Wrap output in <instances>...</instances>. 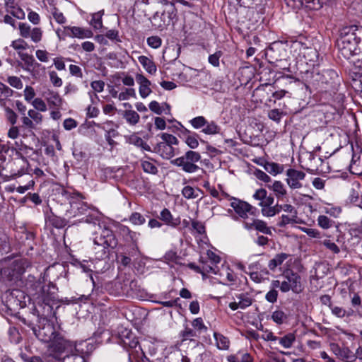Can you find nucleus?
Returning <instances> with one entry per match:
<instances>
[{"mask_svg": "<svg viewBox=\"0 0 362 362\" xmlns=\"http://www.w3.org/2000/svg\"><path fill=\"white\" fill-rule=\"evenodd\" d=\"M98 231H95L93 244L103 247V250L95 252V259H105L109 256L110 248H115L117 245V240L113 231L105 226L98 224Z\"/></svg>", "mask_w": 362, "mask_h": 362, "instance_id": "obj_1", "label": "nucleus"}, {"mask_svg": "<svg viewBox=\"0 0 362 362\" xmlns=\"http://www.w3.org/2000/svg\"><path fill=\"white\" fill-rule=\"evenodd\" d=\"M350 28H346L337 40V47L339 54L345 59H349L351 57L358 54V45L360 38L355 33L351 32Z\"/></svg>", "mask_w": 362, "mask_h": 362, "instance_id": "obj_2", "label": "nucleus"}, {"mask_svg": "<svg viewBox=\"0 0 362 362\" xmlns=\"http://www.w3.org/2000/svg\"><path fill=\"white\" fill-rule=\"evenodd\" d=\"M201 160L199 153L194 151H187L185 153L173 159L170 163L173 165L181 168V169L187 173H194L200 169L197 163Z\"/></svg>", "mask_w": 362, "mask_h": 362, "instance_id": "obj_3", "label": "nucleus"}, {"mask_svg": "<svg viewBox=\"0 0 362 362\" xmlns=\"http://www.w3.org/2000/svg\"><path fill=\"white\" fill-rule=\"evenodd\" d=\"M300 276L296 273H291L285 277V280L280 283L279 281H274V287H280L282 292H288L291 290L296 293H300L303 291Z\"/></svg>", "mask_w": 362, "mask_h": 362, "instance_id": "obj_4", "label": "nucleus"}, {"mask_svg": "<svg viewBox=\"0 0 362 362\" xmlns=\"http://www.w3.org/2000/svg\"><path fill=\"white\" fill-rule=\"evenodd\" d=\"M49 349L57 356H60L62 354H66V355L73 352H78L76 344L61 335L49 345Z\"/></svg>", "mask_w": 362, "mask_h": 362, "instance_id": "obj_5", "label": "nucleus"}, {"mask_svg": "<svg viewBox=\"0 0 362 362\" xmlns=\"http://www.w3.org/2000/svg\"><path fill=\"white\" fill-rule=\"evenodd\" d=\"M69 204L70 209L66 213L69 218L85 214L89 209L79 194H74L70 197Z\"/></svg>", "mask_w": 362, "mask_h": 362, "instance_id": "obj_6", "label": "nucleus"}, {"mask_svg": "<svg viewBox=\"0 0 362 362\" xmlns=\"http://www.w3.org/2000/svg\"><path fill=\"white\" fill-rule=\"evenodd\" d=\"M223 195L230 201V206L240 217L247 218L248 213H250L251 214H253L252 210L255 209L247 202L238 198L230 197L226 193H223Z\"/></svg>", "mask_w": 362, "mask_h": 362, "instance_id": "obj_7", "label": "nucleus"}, {"mask_svg": "<svg viewBox=\"0 0 362 362\" xmlns=\"http://www.w3.org/2000/svg\"><path fill=\"white\" fill-rule=\"evenodd\" d=\"M286 182L288 186L293 190L303 187V182L305 178V173L301 170L289 168L286 172Z\"/></svg>", "mask_w": 362, "mask_h": 362, "instance_id": "obj_8", "label": "nucleus"}, {"mask_svg": "<svg viewBox=\"0 0 362 362\" xmlns=\"http://www.w3.org/2000/svg\"><path fill=\"white\" fill-rule=\"evenodd\" d=\"M35 334L40 341L45 343H50V344L60 335V334L56 331L54 325L51 322H47L43 325V326L35 332Z\"/></svg>", "mask_w": 362, "mask_h": 362, "instance_id": "obj_9", "label": "nucleus"}, {"mask_svg": "<svg viewBox=\"0 0 362 362\" xmlns=\"http://www.w3.org/2000/svg\"><path fill=\"white\" fill-rule=\"evenodd\" d=\"M329 347L331 351L342 362H354L356 361L354 351L348 346H341L337 343H331Z\"/></svg>", "mask_w": 362, "mask_h": 362, "instance_id": "obj_10", "label": "nucleus"}, {"mask_svg": "<svg viewBox=\"0 0 362 362\" xmlns=\"http://www.w3.org/2000/svg\"><path fill=\"white\" fill-rule=\"evenodd\" d=\"M288 6L300 8L303 6L308 10L317 11L322 7L323 2L320 0H284Z\"/></svg>", "mask_w": 362, "mask_h": 362, "instance_id": "obj_11", "label": "nucleus"}, {"mask_svg": "<svg viewBox=\"0 0 362 362\" xmlns=\"http://www.w3.org/2000/svg\"><path fill=\"white\" fill-rule=\"evenodd\" d=\"M233 298L234 300L229 303V308L232 310L245 309L252 303V298L247 293H235Z\"/></svg>", "mask_w": 362, "mask_h": 362, "instance_id": "obj_12", "label": "nucleus"}, {"mask_svg": "<svg viewBox=\"0 0 362 362\" xmlns=\"http://www.w3.org/2000/svg\"><path fill=\"white\" fill-rule=\"evenodd\" d=\"M62 34L64 36L77 38H90L93 36V32L89 29H84L77 26L64 27Z\"/></svg>", "mask_w": 362, "mask_h": 362, "instance_id": "obj_13", "label": "nucleus"}, {"mask_svg": "<svg viewBox=\"0 0 362 362\" xmlns=\"http://www.w3.org/2000/svg\"><path fill=\"white\" fill-rule=\"evenodd\" d=\"M253 197L255 199L260 201L259 205L262 208L270 206L274 204V198L273 196L271 194L267 195V190L262 188L257 189L253 194Z\"/></svg>", "mask_w": 362, "mask_h": 362, "instance_id": "obj_14", "label": "nucleus"}, {"mask_svg": "<svg viewBox=\"0 0 362 362\" xmlns=\"http://www.w3.org/2000/svg\"><path fill=\"white\" fill-rule=\"evenodd\" d=\"M329 272V264L326 262H317L314 266V274L310 277L311 284L314 281L322 279Z\"/></svg>", "mask_w": 362, "mask_h": 362, "instance_id": "obj_15", "label": "nucleus"}, {"mask_svg": "<svg viewBox=\"0 0 362 362\" xmlns=\"http://www.w3.org/2000/svg\"><path fill=\"white\" fill-rule=\"evenodd\" d=\"M153 151L164 159H170L175 156L174 148L163 141L158 143L154 147Z\"/></svg>", "mask_w": 362, "mask_h": 362, "instance_id": "obj_16", "label": "nucleus"}, {"mask_svg": "<svg viewBox=\"0 0 362 362\" xmlns=\"http://www.w3.org/2000/svg\"><path fill=\"white\" fill-rule=\"evenodd\" d=\"M136 81L139 84V94L145 98L151 93V81L142 74H136Z\"/></svg>", "mask_w": 362, "mask_h": 362, "instance_id": "obj_17", "label": "nucleus"}, {"mask_svg": "<svg viewBox=\"0 0 362 362\" xmlns=\"http://www.w3.org/2000/svg\"><path fill=\"white\" fill-rule=\"evenodd\" d=\"M349 170L352 174L362 175V153L361 152L353 153Z\"/></svg>", "mask_w": 362, "mask_h": 362, "instance_id": "obj_18", "label": "nucleus"}, {"mask_svg": "<svg viewBox=\"0 0 362 362\" xmlns=\"http://www.w3.org/2000/svg\"><path fill=\"white\" fill-rule=\"evenodd\" d=\"M139 248L136 244L132 245V247L125 253H121L117 256V258L119 259V262L124 267L129 266L132 262V257H134L139 253Z\"/></svg>", "mask_w": 362, "mask_h": 362, "instance_id": "obj_19", "label": "nucleus"}, {"mask_svg": "<svg viewBox=\"0 0 362 362\" xmlns=\"http://www.w3.org/2000/svg\"><path fill=\"white\" fill-rule=\"evenodd\" d=\"M42 96L47 100L50 105L59 107L62 105V99L59 93L52 90L48 89L43 92Z\"/></svg>", "mask_w": 362, "mask_h": 362, "instance_id": "obj_20", "label": "nucleus"}, {"mask_svg": "<svg viewBox=\"0 0 362 362\" xmlns=\"http://www.w3.org/2000/svg\"><path fill=\"white\" fill-rule=\"evenodd\" d=\"M126 141L128 144L141 148L142 150L151 151L150 146L136 134L126 136Z\"/></svg>", "mask_w": 362, "mask_h": 362, "instance_id": "obj_21", "label": "nucleus"}, {"mask_svg": "<svg viewBox=\"0 0 362 362\" xmlns=\"http://www.w3.org/2000/svg\"><path fill=\"white\" fill-rule=\"evenodd\" d=\"M138 61L148 74L151 75L156 74L157 67L155 63L151 59L142 55L138 57Z\"/></svg>", "mask_w": 362, "mask_h": 362, "instance_id": "obj_22", "label": "nucleus"}, {"mask_svg": "<svg viewBox=\"0 0 362 362\" xmlns=\"http://www.w3.org/2000/svg\"><path fill=\"white\" fill-rule=\"evenodd\" d=\"M203 194V191L199 188H194L192 186L187 185L182 189V195L187 199H193L199 197Z\"/></svg>", "mask_w": 362, "mask_h": 362, "instance_id": "obj_23", "label": "nucleus"}, {"mask_svg": "<svg viewBox=\"0 0 362 362\" xmlns=\"http://www.w3.org/2000/svg\"><path fill=\"white\" fill-rule=\"evenodd\" d=\"M160 218L167 225L175 227L180 223L179 218H173L170 211L168 209H164L160 212Z\"/></svg>", "mask_w": 362, "mask_h": 362, "instance_id": "obj_24", "label": "nucleus"}, {"mask_svg": "<svg viewBox=\"0 0 362 362\" xmlns=\"http://www.w3.org/2000/svg\"><path fill=\"white\" fill-rule=\"evenodd\" d=\"M269 188L274 192L279 199H283L287 194L286 187L281 181H274L272 185L269 186Z\"/></svg>", "mask_w": 362, "mask_h": 362, "instance_id": "obj_25", "label": "nucleus"}, {"mask_svg": "<svg viewBox=\"0 0 362 362\" xmlns=\"http://www.w3.org/2000/svg\"><path fill=\"white\" fill-rule=\"evenodd\" d=\"M180 337L182 341L187 340L193 341L194 338L199 337V335L197 331H194L193 328L185 325L184 329L180 332Z\"/></svg>", "mask_w": 362, "mask_h": 362, "instance_id": "obj_26", "label": "nucleus"}, {"mask_svg": "<svg viewBox=\"0 0 362 362\" xmlns=\"http://www.w3.org/2000/svg\"><path fill=\"white\" fill-rule=\"evenodd\" d=\"M122 116L128 124L133 126L138 124L140 119L139 115L136 111L132 110H127L124 111Z\"/></svg>", "mask_w": 362, "mask_h": 362, "instance_id": "obj_27", "label": "nucleus"}, {"mask_svg": "<svg viewBox=\"0 0 362 362\" xmlns=\"http://www.w3.org/2000/svg\"><path fill=\"white\" fill-rule=\"evenodd\" d=\"M264 168L267 172L273 175H276L284 171L283 165L274 162H267L264 165Z\"/></svg>", "mask_w": 362, "mask_h": 362, "instance_id": "obj_28", "label": "nucleus"}, {"mask_svg": "<svg viewBox=\"0 0 362 362\" xmlns=\"http://www.w3.org/2000/svg\"><path fill=\"white\" fill-rule=\"evenodd\" d=\"M200 262L202 263V274L204 275L206 273L207 274H217L218 267L216 264H212L208 260H205L204 257H202L200 258Z\"/></svg>", "mask_w": 362, "mask_h": 362, "instance_id": "obj_29", "label": "nucleus"}, {"mask_svg": "<svg viewBox=\"0 0 362 362\" xmlns=\"http://www.w3.org/2000/svg\"><path fill=\"white\" fill-rule=\"evenodd\" d=\"M279 344L284 349L291 348L296 341V336L293 333H288L281 337H278Z\"/></svg>", "mask_w": 362, "mask_h": 362, "instance_id": "obj_30", "label": "nucleus"}, {"mask_svg": "<svg viewBox=\"0 0 362 362\" xmlns=\"http://www.w3.org/2000/svg\"><path fill=\"white\" fill-rule=\"evenodd\" d=\"M288 257V255L286 253H280L275 255L269 262V268L271 270H274L278 266L281 265L284 261Z\"/></svg>", "mask_w": 362, "mask_h": 362, "instance_id": "obj_31", "label": "nucleus"}, {"mask_svg": "<svg viewBox=\"0 0 362 362\" xmlns=\"http://www.w3.org/2000/svg\"><path fill=\"white\" fill-rule=\"evenodd\" d=\"M46 217H48L49 222L57 228H62L66 224V221L64 218H60L52 213L47 215Z\"/></svg>", "mask_w": 362, "mask_h": 362, "instance_id": "obj_32", "label": "nucleus"}, {"mask_svg": "<svg viewBox=\"0 0 362 362\" xmlns=\"http://www.w3.org/2000/svg\"><path fill=\"white\" fill-rule=\"evenodd\" d=\"M252 225L254 226V228L264 234H272L271 228L267 226V223L262 220L255 219L252 221Z\"/></svg>", "mask_w": 362, "mask_h": 362, "instance_id": "obj_33", "label": "nucleus"}, {"mask_svg": "<svg viewBox=\"0 0 362 362\" xmlns=\"http://www.w3.org/2000/svg\"><path fill=\"white\" fill-rule=\"evenodd\" d=\"M220 127H218L215 122L211 121L209 122L207 121V124L205 125L202 132L205 134L211 135L218 134L220 132Z\"/></svg>", "mask_w": 362, "mask_h": 362, "instance_id": "obj_34", "label": "nucleus"}, {"mask_svg": "<svg viewBox=\"0 0 362 362\" xmlns=\"http://www.w3.org/2000/svg\"><path fill=\"white\" fill-rule=\"evenodd\" d=\"M192 326L194 331H197L199 336L201 334L205 333L207 331V327L204 324L203 320L201 317H197L192 322Z\"/></svg>", "mask_w": 362, "mask_h": 362, "instance_id": "obj_35", "label": "nucleus"}, {"mask_svg": "<svg viewBox=\"0 0 362 362\" xmlns=\"http://www.w3.org/2000/svg\"><path fill=\"white\" fill-rule=\"evenodd\" d=\"M104 14V11H100L98 12L94 13L92 14V18L90 21V24L95 29H100L103 27V21L102 16Z\"/></svg>", "mask_w": 362, "mask_h": 362, "instance_id": "obj_36", "label": "nucleus"}, {"mask_svg": "<svg viewBox=\"0 0 362 362\" xmlns=\"http://www.w3.org/2000/svg\"><path fill=\"white\" fill-rule=\"evenodd\" d=\"M214 337L216 341V344L218 349H226L229 347L230 341L227 337L216 332L214 333Z\"/></svg>", "mask_w": 362, "mask_h": 362, "instance_id": "obj_37", "label": "nucleus"}, {"mask_svg": "<svg viewBox=\"0 0 362 362\" xmlns=\"http://www.w3.org/2000/svg\"><path fill=\"white\" fill-rule=\"evenodd\" d=\"M332 310V313L337 316V317H344L345 316L349 317L352 315L353 310H346L341 307L339 306H332L330 308Z\"/></svg>", "mask_w": 362, "mask_h": 362, "instance_id": "obj_38", "label": "nucleus"}, {"mask_svg": "<svg viewBox=\"0 0 362 362\" xmlns=\"http://www.w3.org/2000/svg\"><path fill=\"white\" fill-rule=\"evenodd\" d=\"M271 318L275 323L281 325L286 320L287 315L283 310H276L272 313Z\"/></svg>", "mask_w": 362, "mask_h": 362, "instance_id": "obj_39", "label": "nucleus"}, {"mask_svg": "<svg viewBox=\"0 0 362 362\" xmlns=\"http://www.w3.org/2000/svg\"><path fill=\"white\" fill-rule=\"evenodd\" d=\"M141 165L143 170L146 173L156 175L158 173L157 167L149 160H141Z\"/></svg>", "mask_w": 362, "mask_h": 362, "instance_id": "obj_40", "label": "nucleus"}, {"mask_svg": "<svg viewBox=\"0 0 362 362\" xmlns=\"http://www.w3.org/2000/svg\"><path fill=\"white\" fill-rule=\"evenodd\" d=\"M77 353L73 352L72 354H66L63 357L62 362H86L84 357Z\"/></svg>", "mask_w": 362, "mask_h": 362, "instance_id": "obj_41", "label": "nucleus"}, {"mask_svg": "<svg viewBox=\"0 0 362 362\" xmlns=\"http://www.w3.org/2000/svg\"><path fill=\"white\" fill-rule=\"evenodd\" d=\"M189 122L194 129H200L205 127L207 120L203 116H198L192 119Z\"/></svg>", "mask_w": 362, "mask_h": 362, "instance_id": "obj_42", "label": "nucleus"}, {"mask_svg": "<svg viewBox=\"0 0 362 362\" xmlns=\"http://www.w3.org/2000/svg\"><path fill=\"white\" fill-rule=\"evenodd\" d=\"M163 142L169 144L170 146L173 145L178 144V139L173 134L163 133L160 136Z\"/></svg>", "mask_w": 362, "mask_h": 362, "instance_id": "obj_43", "label": "nucleus"}, {"mask_svg": "<svg viewBox=\"0 0 362 362\" xmlns=\"http://www.w3.org/2000/svg\"><path fill=\"white\" fill-rule=\"evenodd\" d=\"M317 223L318 225L323 229H328L332 226L333 221L330 220L327 216L321 215L319 216L317 218Z\"/></svg>", "mask_w": 362, "mask_h": 362, "instance_id": "obj_44", "label": "nucleus"}, {"mask_svg": "<svg viewBox=\"0 0 362 362\" xmlns=\"http://www.w3.org/2000/svg\"><path fill=\"white\" fill-rule=\"evenodd\" d=\"M120 230L124 235L129 236V238L133 242V245L136 244L137 233L132 231L128 227L122 226Z\"/></svg>", "mask_w": 362, "mask_h": 362, "instance_id": "obj_45", "label": "nucleus"}, {"mask_svg": "<svg viewBox=\"0 0 362 362\" xmlns=\"http://www.w3.org/2000/svg\"><path fill=\"white\" fill-rule=\"evenodd\" d=\"M283 115L284 112L279 109H273L268 112L269 118L277 123L280 122Z\"/></svg>", "mask_w": 362, "mask_h": 362, "instance_id": "obj_46", "label": "nucleus"}, {"mask_svg": "<svg viewBox=\"0 0 362 362\" xmlns=\"http://www.w3.org/2000/svg\"><path fill=\"white\" fill-rule=\"evenodd\" d=\"M131 97H133V98L136 97L135 90L132 88H126L124 92H121L118 95V99L119 100H128Z\"/></svg>", "mask_w": 362, "mask_h": 362, "instance_id": "obj_47", "label": "nucleus"}, {"mask_svg": "<svg viewBox=\"0 0 362 362\" xmlns=\"http://www.w3.org/2000/svg\"><path fill=\"white\" fill-rule=\"evenodd\" d=\"M52 14L54 18V19L59 24H64L66 23V18L64 17V14L59 11V10L54 7L52 10Z\"/></svg>", "mask_w": 362, "mask_h": 362, "instance_id": "obj_48", "label": "nucleus"}, {"mask_svg": "<svg viewBox=\"0 0 362 362\" xmlns=\"http://www.w3.org/2000/svg\"><path fill=\"white\" fill-rule=\"evenodd\" d=\"M31 40L37 43L41 41L42 37V31L40 28H33L31 30L30 37Z\"/></svg>", "mask_w": 362, "mask_h": 362, "instance_id": "obj_49", "label": "nucleus"}, {"mask_svg": "<svg viewBox=\"0 0 362 362\" xmlns=\"http://www.w3.org/2000/svg\"><path fill=\"white\" fill-rule=\"evenodd\" d=\"M129 221L134 225H141L146 220L140 213L134 212L130 216Z\"/></svg>", "mask_w": 362, "mask_h": 362, "instance_id": "obj_50", "label": "nucleus"}, {"mask_svg": "<svg viewBox=\"0 0 362 362\" xmlns=\"http://www.w3.org/2000/svg\"><path fill=\"white\" fill-rule=\"evenodd\" d=\"M223 55L221 51H216L214 54L209 55V62L215 67L219 66V59Z\"/></svg>", "mask_w": 362, "mask_h": 362, "instance_id": "obj_51", "label": "nucleus"}, {"mask_svg": "<svg viewBox=\"0 0 362 362\" xmlns=\"http://www.w3.org/2000/svg\"><path fill=\"white\" fill-rule=\"evenodd\" d=\"M19 30H20V35L25 38H28L30 35L31 33V28L29 25L21 23L19 24Z\"/></svg>", "mask_w": 362, "mask_h": 362, "instance_id": "obj_52", "label": "nucleus"}, {"mask_svg": "<svg viewBox=\"0 0 362 362\" xmlns=\"http://www.w3.org/2000/svg\"><path fill=\"white\" fill-rule=\"evenodd\" d=\"M162 40L158 36H151L147 38V44L149 47L156 49L160 47Z\"/></svg>", "mask_w": 362, "mask_h": 362, "instance_id": "obj_53", "label": "nucleus"}, {"mask_svg": "<svg viewBox=\"0 0 362 362\" xmlns=\"http://www.w3.org/2000/svg\"><path fill=\"white\" fill-rule=\"evenodd\" d=\"M7 82L13 88L21 89L23 88V83L21 80L17 76H9Z\"/></svg>", "mask_w": 362, "mask_h": 362, "instance_id": "obj_54", "label": "nucleus"}, {"mask_svg": "<svg viewBox=\"0 0 362 362\" xmlns=\"http://www.w3.org/2000/svg\"><path fill=\"white\" fill-rule=\"evenodd\" d=\"M50 81L55 87H60L62 85V80L59 78L54 71H49V73Z\"/></svg>", "mask_w": 362, "mask_h": 362, "instance_id": "obj_55", "label": "nucleus"}, {"mask_svg": "<svg viewBox=\"0 0 362 362\" xmlns=\"http://www.w3.org/2000/svg\"><path fill=\"white\" fill-rule=\"evenodd\" d=\"M6 117L7 120L12 124L14 125L17 122V115L15 112L9 107L5 109Z\"/></svg>", "mask_w": 362, "mask_h": 362, "instance_id": "obj_56", "label": "nucleus"}, {"mask_svg": "<svg viewBox=\"0 0 362 362\" xmlns=\"http://www.w3.org/2000/svg\"><path fill=\"white\" fill-rule=\"evenodd\" d=\"M33 107L41 112H45L47 110V105L44 100L41 98H35L32 103Z\"/></svg>", "mask_w": 362, "mask_h": 362, "instance_id": "obj_57", "label": "nucleus"}, {"mask_svg": "<svg viewBox=\"0 0 362 362\" xmlns=\"http://www.w3.org/2000/svg\"><path fill=\"white\" fill-rule=\"evenodd\" d=\"M28 115L31 119H33L36 124L41 123L42 120V115L35 110H30L28 112Z\"/></svg>", "mask_w": 362, "mask_h": 362, "instance_id": "obj_58", "label": "nucleus"}, {"mask_svg": "<svg viewBox=\"0 0 362 362\" xmlns=\"http://www.w3.org/2000/svg\"><path fill=\"white\" fill-rule=\"evenodd\" d=\"M194 135H189L187 136L185 142L187 146L191 148H196L199 146L197 138Z\"/></svg>", "mask_w": 362, "mask_h": 362, "instance_id": "obj_59", "label": "nucleus"}, {"mask_svg": "<svg viewBox=\"0 0 362 362\" xmlns=\"http://www.w3.org/2000/svg\"><path fill=\"white\" fill-rule=\"evenodd\" d=\"M301 230L305 233L309 237L315 238H321L320 232L315 228H302Z\"/></svg>", "mask_w": 362, "mask_h": 362, "instance_id": "obj_60", "label": "nucleus"}, {"mask_svg": "<svg viewBox=\"0 0 362 362\" xmlns=\"http://www.w3.org/2000/svg\"><path fill=\"white\" fill-rule=\"evenodd\" d=\"M254 175H255V177L257 179H259L264 182H269L271 181L270 177L267 173H265L264 171H262L261 170L256 169L254 172Z\"/></svg>", "mask_w": 362, "mask_h": 362, "instance_id": "obj_61", "label": "nucleus"}, {"mask_svg": "<svg viewBox=\"0 0 362 362\" xmlns=\"http://www.w3.org/2000/svg\"><path fill=\"white\" fill-rule=\"evenodd\" d=\"M322 244L334 254H338L340 252L339 247L329 240H325Z\"/></svg>", "mask_w": 362, "mask_h": 362, "instance_id": "obj_62", "label": "nucleus"}, {"mask_svg": "<svg viewBox=\"0 0 362 362\" xmlns=\"http://www.w3.org/2000/svg\"><path fill=\"white\" fill-rule=\"evenodd\" d=\"M206 256V258L204 259H208L212 264H217L221 261L220 257L211 250L207 251Z\"/></svg>", "mask_w": 362, "mask_h": 362, "instance_id": "obj_63", "label": "nucleus"}, {"mask_svg": "<svg viewBox=\"0 0 362 362\" xmlns=\"http://www.w3.org/2000/svg\"><path fill=\"white\" fill-rule=\"evenodd\" d=\"M122 341L123 344L125 347H129L130 349H136L139 346V341L135 337H134L132 339H130L129 337H127L126 339H124Z\"/></svg>", "mask_w": 362, "mask_h": 362, "instance_id": "obj_64", "label": "nucleus"}]
</instances>
